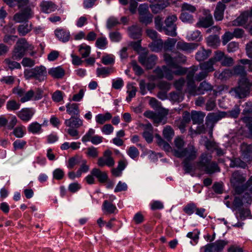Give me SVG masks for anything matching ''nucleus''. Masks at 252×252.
<instances>
[{"label":"nucleus","mask_w":252,"mask_h":252,"mask_svg":"<svg viewBox=\"0 0 252 252\" xmlns=\"http://www.w3.org/2000/svg\"><path fill=\"white\" fill-rule=\"evenodd\" d=\"M198 156V150L192 144H189L182 151H175V156L178 158H184L182 164L185 173H189L195 170L192 161L195 160Z\"/></svg>","instance_id":"1"},{"label":"nucleus","mask_w":252,"mask_h":252,"mask_svg":"<svg viewBox=\"0 0 252 252\" xmlns=\"http://www.w3.org/2000/svg\"><path fill=\"white\" fill-rule=\"evenodd\" d=\"M212 160L211 154L203 153L199 157L198 160L196 162V165L199 169L204 171L207 174H212L220 172V168L218 163Z\"/></svg>","instance_id":"2"},{"label":"nucleus","mask_w":252,"mask_h":252,"mask_svg":"<svg viewBox=\"0 0 252 252\" xmlns=\"http://www.w3.org/2000/svg\"><path fill=\"white\" fill-rule=\"evenodd\" d=\"M33 48V46L30 44L25 38H20L17 41L15 46L12 58L14 60L19 61L25 56L27 51H32Z\"/></svg>","instance_id":"3"},{"label":"nucleus","mask_w":252,"mask_h":252,"mask_svg":"<svg viewBox=\"0 0 252 252\" xmlns=\"http://www.w3.org/2000/svg\"><path fill=\"white\" fill-rule=\"evenodd\" d=\"M252 84L247 77H243L239 81L238 86L231 89V93L236 97L243 98L250 94Z\"/></svg>","instance_id":"4"},{"label":"nucleus","mask_w":252,"mask_h":252,"mask_svg":"<svg viewBox=\"0 0 252 252\" xmlns=\"http://www.w3.org/2000/svg\"><path fill=\"white\" fill-rule=\"evenodd\" d=\"M24 75L27 79L34 78L39 82H42L46 78V68L45 66L40 65L31 69H26L24 71Z\"/></svg>","instance_id":"5"},{"label":"nucleus","mask_w":252,"mask_h":252,"mask_svg":"<svg viewBox=\"0 0 252 252\" xmlns=\"http://www.w3.org/2000/svg\"><path fill=\"white\" fill-rule=\"evenodd\" d=\"M227 114L225 112L219 113H209L206 117L205 125L208 129L209 133L212 134L213 129L215 125L222 118L225 117Z\"/></svg>","instance_id":"6"},{"label":"nucleus","mask_w":252,"mask_h":252,"mask_svg":"<svg viewBox=\"0 0 252 252\" xmlns=\"http://www.w3.org/2000/svg\"><path fill=\"white\" fill-rule=\"evenodd\" d=\"M164 60L168 65L176 67L178 63H185L186 61V57L179 52L173 53L171 55L165 53Z\"/></svg>","instance_id":"7"},{"label":"nucleus","mask_w":252,"mask_h":252,"mask_svg":"<svg viewBox=\"0 0 252 252\" xmlns=\"http://www.w3.org/2000/svg\"><path fill=\"white\" fill-rule=\"evenodd\" d=\"M177 17L175 14L170 15L165 20V26L163 27V30L166 35L171 36H176L177 27L175 22L177 20Z\"/></svg>","instance_id":"8"},{"label":"nucleus","mask_w":252,"mask_h":252,"mask_svg":"<svg viewBox=\"0 0 252 252\" xmlns=\"http://www.w3.org/2000/svg\"><path fill=\"white\" fill-rule=\"evenodd\" d=\"M252 23V7L249 10L242 12L236 19L232 21L233 26H243Z\"/></svg>","instance_id":"9"},{"label":"nucleus","mask_w":252,"mask_h":252,"mask_svg":"<svg viewBox=\"0 0 252 252\" xmlns=\"http://www.w3.org/2000/svg\"><path fill=\"white\" fill-rule=\"evenodd\" d=\"M227 242L224 240H220L214 243L208 244L201 248L204 252H221Z\"/></svg>","instance_id":"10"},{"label":"nucleus","mask_w":252,"mask_h":252,"mask_svg":"<svg viewBox=\"0 0 252 252\" xmlns=\"http://www.w3.org/2000/svg\"><path fill=\"white\" fill-rule=\"evenodd\" d=\"M157 60L156 56L154 55L148 56L145 54L141 55L138 58L139 62L148 69L153 67L156 63Z\"/></svg>","instance_id":"11"},{"label":"nucleus","mask_w":252,"mask_h":252,"mask_svg":"<svg viewBox=\"0 0 252 252\" xmlns=\"http://www.w3.org/2000/svg\"><path fill=\"white\" fill-rule=\"evenodd\" d=\"M213 91V94L216 96L218 92L213 90V86L206 81H203L200 83L199 86L197 88L196 95L203 94L205 93Z\"/></svg>","instance_id":"12"},{"label":"nucleus","mask_w":252,"mask_h":252,"mask_svg":"<svg viewBox=\"0 0 252 252\" xmlns=\"http://www.w3.org/2000/svg\"><path fill=\"white\" fill-rule=\"evenodd\" d=\"M32 15L31 9L27 7L20 13H16L14 16V19L17 22H22L32 17Z\"/></svg>","instance_id":"13"},{"label":"nucleus","mask_w":252,"mask_h":252,"mask_svg":"<svg viewBox=\"0 0 252 252\" xmlns=\"http://www.w3.org/2000/svg\"><path fill=\"white\" fill-rule=\"evenodd\" d=\"M246 180L245 178L244 177L243 175L239 171H235L232 175V177L231 179V183L233 184L234 188L235 191L236 192V187H242V186H239V185L243 183Z\"/></svg>","instance_id":"14"},{"label":"nucleus","mask_w":252,"mask_h":252,"mask_svg":"<svg viewBox=\"0 0 252 252\" xmlns=\"http://www.w3.org/2000/svg\"><path fill=\"white\" fill-rule=\"evenodd\" d=\"M197 46V44L194 43H187L184 41H179L176 46L178 49L189 53H190L193 50L195 49Z\"/></svg>","instance_id":"15"},{"label":"nucleus","mask_w":252,"mask_h":252,"mask_svg":"<svg viewBox=\"0 0 252 252\" xmlns=\"http://www.w3.org/2000/svg\"><path fill=\"white\" fill-rule=\"evenodd\" d=\"M64 124L66 126L77 128L83 125V121L79 116H71L70 119L65 120Z\"/></svg>","instance_id":"16"},{"label":"nucleus","mask_w":252,"mask_h":252,"mask_svg":"<svg viewBox=\"0 0 252 252\" xmlns=\"http://www.w3.org/2000/svg\"><path fill=\"white\" fill-rule=\"evenodd\" d=\"M34 114V112L31 108L22 109L17 113L18 117L22 121H29Z\"/></svg>","instance_id":"17"},{"label":"nucleus","mask_w":252,"mask_h":252,"mask_svg":"<svg viewBox=\"0 0 252 252\" xmlns=\"http://www.w3.org/2000/svg\"><path fill=\"white\" fill-rule=\"evenodd\" d=\"M91 173L92 175L95 177L100 183H103L108 180V176L105 172H102L100 169L94 168H93Z\"/></svg>","instance_id":"18"},{"label":"nucleus","mask_w":252,"mask_h":252,"mask_svg":"<svg viewBox=\"0 0 252 252\" xmlns=\"http://www.w3.org/2000/svg\"><path fill=\"white\" fill-rule=\"evenodd\" d=\"M226 5L221 1H219L217 3L214 12V17L216 20L220 21L223 19L224 11Z\"/></svg>","instance_id":"19"},{"label":"nucleus","mask_w":252,"mask_h":252,"mask_svg":"<svg viewBox=\"0 0 252 252\" xmlns=\"http://www.w3.org/2000/svg\"><path fill=\"white\" fill-rule=\"evenodd\" d=\"M55 34L58 39L63 42H67L70 39L69 32L63 29L56 30Z\"/></svg>","instance_id":"20"},{"label":"nucleus","mask_w":252,"mask_h":252,"mask_svg":"<svg viewBox=\"0 0 252 252\" xmlns=\"http://www.w3.org/2000/svg\"><path fill=\"white\" fill-rule=\"evenodd\" d=\"M48 74L55 79L62 78L65 74L64 69L61 66L53 67L48 70Z\"/></svg>","instance_id":"21"},{"label":"nucleus","mask_w":252,"mask_h":252,"mask_svg":"<svg viewBox=\"0 0 252 252\" xmlns=\"http://www.w3.org/2000/svg\"><path fill=\"white\" fill-rule=\"evenodd\" d=\"M241 152L244 158L250 159L252 157V144L243 143L241 145Z\"/></svg>","instance_id":"22"},{"label":"nucleus","mask_w":252,"mask_h":252,"mask_svg":"<svg viewBox=\"0 0 252 252\" xmlns=\"http://www.w3.org/2000/svg\"><path fill=\"white\" fill-rule=\"evenodd\" d=\"M66 112L71 116H79V104L75 103H68L66 105Z\"/></svg>","instance_id":"23"},{"label":"nucleus","mask_w":252,"mask_h":252,"mask_svg":"<svg viewBox=\"0 0 252 252\" xmlns=\"http://www.w3.org/2000/svg\"><path fill=\"white\" fill-rule=\"evenodd\" d=\"M205 116V114L203 112L193 111L191 113V119L193 124L202 123Z\"/></svg>","instance_id":"24"},{"label":"nucleus","mask_w":252,"mask_h":252,"mask_svg":"<svg viewBox=\"0 0 252 252\" xmlns=\"http://www.w3.org/2000/svg\"><path fill=\"white\" fill-rule=\"evenodd\" d=\"M211 53L210 50H205L204 48H201L196 53L195 59L198 62L203 61L210 56Z\"/></svg>","instance_id":"25"},{"label":"nucleus","mask_w":252,"mask_h":252,"mask_svg":"<svg viewBox=\"0 0 252 252\" xmlns=\"http://www.w3.org/2000/svg\"><path fill=\"white\" fill-rule=\"evenodd\" d=\"M245 190H249V192L252 194V176L242 187H236V193L237 194H241Z\"/></svg>","instance_id":"26"},{"label":"nucleus","mask_w":252,"mask_h":252,"mask_svg":"<svg viewBox=\"0 0 252 252\" xmlns=\"http://www.w3.org/2000/svg\"><path fill=\"white\" fill-rule=\"evenodd\" d=\"M213 23V21L212 15L208 14L206 17L200 19L199 21L196 24V26L197 27L208 28L211 26Z\"/></svg>","instance_id":"27"},{"label":"nucleus","mask_w":252,"mask_h":252,"mask_svg":"<svg viewBox=\"0 0 252 252\" xmlns=\"http://www.w3.org/2000/svg\"><path fill=\"white\" fill-rule=\"evenodd\" d=\"M40 6L42 11L47 13L54 11L57 9L56 5L51 1H43Z\"/></svg>","instance_id":"28"},{"label":"nucleus","mask_w":252,"mask_h":252,"mask_svg":"<svg viewBox=\"0 0 252 252\" xmlns=\"http://www.w3.org/2000/svg\"><path fill=\"white\" fill-rule=\"evenodd\" d=\"M97 165L99 167H103L105 165L109 167H112L115 164V161L113 158H106L100 157L98 159Z\"/></svg>","instance_id":"29"},{"label":"nucleus","mask_w":252,"mask_h":252,"mask_svg":"<svg viewBox=\"0 0 252 252\" xmlns=\"http://www.w3.org/2000/svg\"><path fill=\"white\" fill-rule=\"evenodd\" d=\"M214 64L215 63L213 60L210 59L208 61L200 63L199 66L201 70H204L208 73L214 70L213 66Z\"/></svg>","instance_id":"30"},{"label":"nucleus","mask_w":252,"mask_h":252,"mask_svg":"<svg viewBox=\"0 0 252 252\" xmlns=\"http://www.w3.org/2000/svg\"><path fill=\"white\" fill-rule=\"evenodd\" d=\"M130 36L133 39H138L141 35V29L136 26H132L128 28Z\"/></svg>","instance_id":"31"},{"label":"nucleus","mask_w":252,"mask_h":252,"mask_svg":"<svg viewBox=\"0 0 252 252\" xmlns=\"http://www.w3.org/2000/svg\"><path fill=\"white\" fill-rule=\"evenodd\" d=\"M251 216V211L247 208H241L238 209L236 214V217L238 220H245Z\"/></svg>","instance_id":"32"},{"label":"nucleus","mask_w":252,"mask_h":252,"mask_svg":"<svg viewBox=\"0 0 252 252\" xmlns=\"http://www.w3.org/2000/svg\"><path fill=\"white\" fill-rule=\"evenodd\" d=\"M111 118L112 115L109 112H106L104 114H99L95 116L96 123L100 125H103Z\"/></svg>","instance_id":"33"},{"label":"nucleus","mask_w":252,"mask_h":252,"mask_svg":"<svg viewBox=\"0 0 252 252\" xmlns=\"http://www.w3.org/2000/svg\"><path fill=\"white\" fill-rule=\"evenodd\" d=\"M175 148L172 150V152L175 156V151H182L185 146V142L183 139L178 137L174 139Z\"/></svg>","instance_id":"34"},{"label":"nucleus","mask_w":252,"mask_h":252,"mask_svg":"<svg viewBox=\"0 0 252 252\" xmlns=\"http://www.w3.org/2000/svg\"><path fill=\"white\" fill-rule=\"evenodd\" d=\"M169 4V2H158L157 4L150 5V7L154 13H158L160 12L162 9L167 7Z\"/></svg>","instance_id":"35"},{"label":"nucleus","mask_w":252,"mask_h":252,"mask_svg":"<svg viewBox=\"0 0 252 252\" xmlns=\"http://www.w3.org/2000/svg\"><path fill=\"white\" fill-rule=\"evenodd\" d=\"M174 135L173 128L169 126H166L163 130V135L164 138L168 141H171Z\"/></svg>","instance_id":"36"},{"label":"nucleus","mask_w":252,"mask_h":252,"mask_svg":"<svg viewBox=\"0 0 252 252\" xmlns=\"http://www.w3.org/2000/svg\"><path fill=\"white\" fill-rule=\"evenodd\" d=\"M158 145L166 152L172 151L171 147L169 144L165 141L159 135L156 136Z\"/></svg>","instance_id":"37"},{"label":"nucleus","mask_w":252,"mask_h":252,"mask_svg":"<svg viewBox=\"0 0 252 252\" xmlns=\"http://www.w3.org/2000/svg\"><path fill=\"white\" fill-rule=\"evenodd\" d=\"M31 30L32 24H29L27 22L19 25L18 28V31L19 32V34L22 36L25 35L27 33L30 32Z\"/></svg>","instance_id":"38"},{"label":"nucleus","mask_w":252,"mask_h":252,"mask_svg":"<svg viewBox=\"0 0 252 252\" xmlns=\"http://www.w3.org/2000/svg\"><path fill=\"white\" fill-rule=\"evenodd\" d=\"M206 40L208 45L213 48H216L220 43L219 37L216 35H210Z\"/></svg>","instance_id":"39"},{"label":"nucleus","mask_w":252,"mask_h":252,"mask_svg":"<svg viewBox=\"0 0 252 252\" xmlns=\"http://www.w3.org/2000/svg\"><path fill=\"white\" fill-rule=\"evenodd\" d=\"M230 167H241L245 168L247 164L239 158H233L230 160L229 164Z\"/></svg>","instance_id":"40"},{"label":"nucleus","mask_w":252,"mask_h":252,"mask_svg":"<svg viewBox=\"0 0 252 252\" xmlns=\"http://www.w3.org/2000/svg\"><path fill=\"white\" fill-rule=\"evenodd\" d=\"M163 71H163V66L162 67V68H160L159 67H157L153 71V72L155 74L150 75L149 77V78L151 80H155L158 79H161L164 77Z\"/></svg>","instance_id":"41"},{"label":"nucleus","mask_w":252,"mask_h":252,"mask_svg":"<svg viewBox=\"0 0 252 252\" xmlns=\"http://www.w3.org/2000/svg\"><path fill=\"white\" fill-rule=\"evenodd\" d=\"M81 165L77 171V178L81 176L83 173H87L90 169V167L87 164V161L86 159H82L80 161Z\"/></svg>","instance_id":"42"},{"label":"nucleus","mask_w":252,"mask_h":252,"mask_svg":"<svg viewBox=\"0 0 252 252\" xmlns=\"http://www.w3.org/2000/svg\"><path fill=\"white\" fill-rule=\"evenodd\" d=\"M113 72V69L109 67H103L98 68L96 69V73L98 76L105 77Z\"/></svg>","instance_id":"43"},{"label":"nucleus","mask_w":252,"mask_h":252,"mask_svg":"<svg viewBox=\"0 0 252 252\" xmlns=\"http://www.w3.org/2000/svg\"><path fill=\"white\" fill-rule=\"evenodd\" d=\"M79 52L81 55L82 58H86L88 57L90 54L91 47L85 44H82L79 46Z\"/></svg>","instance_id":"44"},{"label":"nucleus","mask_w":252,"mask_h":252,"mask_svg":"<svg viewBox=\"0 0 252 252\" xmlns=\"http://www.w3.org/2000/svg\"><path fill=\"white\" fill-rule=\"evenodd\" d=\"M180 19L184 23H192L194 21L193 16L191 13L189 12H182Z\"/></svg>","instance_id":"45"},{"label":"nucleus","mask_w":252,"mask_h":252,"mask_svg":"<svg viewBox=\"0 0 252 252\" xmlns=\"http://www.w3.org/2000/svg\"><path fill=\"white\" fill-rule=\"evenodd\" d=\"M127 93L128 96L126 98V100L127 102L130 101L132 98L135 96L136 92L137 91L136 87L132 86L131 84H128L127 85Z\"/></svg>","instance_id":"46"},{"label":"nucleus","mask_w":252,"mask_h":252,"mask_svg":"<svg viewBox=\"0 0 252 252\" xmlns=\"http://www.w3.org/2000/svg\"><path fill=\"white\" fill-rule=\"evenodd\" d=\"M233 71L235 74L239 75L243 77H246L247 72L244 66L241 65H237L233 68Z\"/></svg>","instance_id":"47"},{"label":"nucleus","mask_w":252,"mask_h":252,"mask_svg":"<svg viewBox=\"0 0 252 252\" xmlns=\"http://www.w3.org/2000/svg\"><path fill=\"white\" fill-rule=\"evenodd\" d=\"M187 80V89L189 94L192 95H196L197 87L194 80Z\"/></svg>","instance_id":"48"},{"label":"nucleus","mask_w":252,"mask_h":252,"mask_svg":"<svg viewBox=\"0 0 252 252\" xmlns=\"http://www.w3.org/2000/svg\"><path fill=\"white\" fill-rule=\"evenodd\" d=\"M149 46L153 51L158 52L162 48L163 43L162 40L160 39L157 40H156L151 43L149 44Z\"/></svg>","instance_id":"49"},{"label":"nucleus","mask_w":252,"mask_h":252,"mask_svg":"<svg viewBox=\"0 0 252 252\" xmlns=\"http://www.w3.org/2000/svg\"><path fill=\"white\" fill-rule=\"evenodd\" d=\"M41 129V125L37 122L32 123L28 127V131L33 134L39 133Z\"/></svg>","instance_id":"50"},{"label":"nucleus","mask_w":252,"mask_h":252,"mask_svg":"<svg viewBox=\"0 0 252 252\" xmlns=\"http://www.w3.org/2000/svg\"><path fill=\"white\" fill-rule=\"evenodd\" d=\"M103 209L108 213H114L117 210L116 207L112 203L109 202L107 200H105L103 204Z\"/></svg>","instance_id":"51"},{"label":"nucleus","mask_w":252,"mask_h":252,"mask_svg":"<svg viewBox=\"0 0 252 252\" xmlns=\"http://www.w3.org/2000/svg\"><path fill=\"white\" fill-rule=\"evenodd\" d=\"M216 107V103L215 96L209 97L205 104L206 110L208 111L213 110Z\"/></svg>","instance_id":"52"},{"label":"nucleus","mask_w":252,"mask_h":252,"mask_svg":"<svg viewBox=\"0 0 252 252\" xmlns=\"http://www.w3.org/2000/svg\"><path fill=\"white\" fill-rule=\"evenodd\" d=\"M20 104L14 100H10L6 103V108L9 111H15L20 107Z\"/></svg>","instance_id":"53"},{"label":"nucleus","mask_w":252,"mask_h":252,"mask_svg":"<svg viewBox=\"0 0 252 252\" xmlns=\"http://www.w3.org/2000/svg\"><path fill=\"white\" fill-rule=\"evenodd\" d=\"M196 10V7L190 4L187 3H183L181 5V11L189 12V13H194Z\"/></svg>","instance_id":"54"},{"label":"nucleus","mask_w":252,"mask_h":252,"mask_svg":"<svg viewBox=\"0 0 252 252\" xmlns=\"http://www.w3.org/2000/svg\"><path fill=\"white\" fill-rule=\"evenodd\" d=\"M81 161V158L78 156L72 157L68 159L67 167L69 169H72L76 165L80 163Z\"/></svg>","instance_id":"55"},{"label":"nucleus","mask_w":252,"mask_h":252,"mask_svg":"<svg viewBox=\"0 0 252 252\" xmlns=\"http://www.w3.org/2000/svg\"><path fill=\"white\" fill-rule=\"evenodd\" d=\"M4 62L11 70L21 68V66L19 63L15 61L11 60L10 59H5L4 60Z\"/></svg>","instance_id":"56"},{"label":"nucleus","mask_w":252,"mask_h":252,"mask_svg":"<svg viewBox=\"0 0 252 252\" xmlns=\"http://www.w3.org/2000/svg\"><path fill=\"white\" fill-rule=\"evenodd\" d=\"M139 21L146 25L150 24L153 21V15L150 13H147L139 17Z\"/></svg>","instance_id":"57"},{"label":"nucleus","mask_w":252,"mask_h":252,"mask_svg":"<svg viewBox=\"0 0 252 252\" xmlns=\"http://www.w3.org/2000/svg\"><path fill=\"white\" fill-rule=\"evenodd\" d=\"M170 99L174 102H180L183 99L182 94L180 92H173L170 93Z\"/></svg>","instance_id":"58"},{"label":"nucleus","mask_w":252,"mask_h":252,"mask_svg":"<svg viewBox=\"0 0 252 252\" xmlns=\"http://www.w3.org/2000/svg\"><path fill=\"white\" fill-rule=\"evenodd\" d=\"M207 129H208L207 128L205 124L198 126L195 130L192 129V128L191 127L190 128V131L191 132V135H193L194 133L200 134L201 133H205Z\"/></svg>","instance_id":"59"},{"label":"nucleus","mask_w":252,"mask_h":252,"mask_svg":"<svg viewBox=\"0 0 252 252\" xmlns=\"http://www.w3.org/2000/svg\"><path fill=\"white\" fill-rule=\"evenodd\" d=\"M127 154L131 158L134 159L139 156V152L135 147L131 146L127 150Z\"/></svg>","instance_id":"60"},{"label":"nucleus","mask_w":252,"mask_h":252,"mask_svg":"<svg viewBox=\"0 0 252 252\" xmlns=\"http://www.w3.org/2000/svg\"><path fill=\"white\" fill-rule=\"evenodd\" d=\"M120 23L118 19L114 17L109 18L106 22V27L108 29H111L116 26Z\"/></svg>","instance_id":"61"},{"label":"nucleus","mask_w":252,"mask_h":252,"mask_svg":"<svg viewBox=\"0 0 252 252\" xmlns=\"http://www.w3.org/2000/svg\"><path fill=\"white\" fill-rule=\"evenodd\" d=\"M225 54L223 52L220 51H216L215 52L214 57L211 59L215 63L218 62H221Z\"/></svg>","instance_id":"62"},{"label":"nucleus","mask_w":252,"mask_h":252,"mask_svg":"<svg viewBox=\"0 0 252 252\" xmlns=\"http://www.w3.org/2000/svg\"><path fill=\"white\" fill-rule=\"evenodd\" d=\"M158 87L161 91L168 92L171 88V84L170 83L164 81H160L157 85Z\"/></svg>","instance_id":"63"},{"label":"nucleus","mask_w":252,"mask_h":252,"mask_svg":"<svg viewBox=\"0 0 252 252\" xmlns=\"http://www.w3.org/2000/svg\"><path fill=\"white\" fill-rule=\"evenodd\" d=\"M243 111V114L249 116L252 115V103L250 101L246 102Z\"/></svg>","instance_id":"64"}]
</instances>
